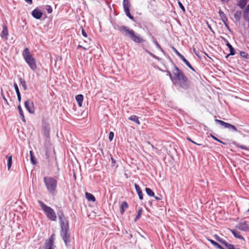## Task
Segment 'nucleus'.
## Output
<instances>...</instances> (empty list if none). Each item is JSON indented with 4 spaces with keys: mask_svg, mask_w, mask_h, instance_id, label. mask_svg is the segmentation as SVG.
I'll return each mask as SVG.
<instances>
[{
    "mask_svg": "<svg viewBox=\"0 0 249 249\" xmlns=\"http://www.w3.org/2000/svg\"><path fill=\"white\" fill-rule=\"evenodd\" d=\"M129 38L137 43H142L145 42V40L143 39L141 36L136 33L134 30L132 31Z\"/></svg>",
    "mask_w": 249,
    "mask_h": 249,
    "instance_id": "nucleus-10",
    "label": "nucleus"
},
{
    "mask_svg": "<svg viewBox=\"0 0 249 249\" xmlns=\"http://www.w3.org/2000/svg\"><path fill=\"white\" fill-rule=\"evenodd\" d=\"M25 107L28 111L31 113L33 114L35 113V107L33 102L30 100H27L24 103Z\"/></svg>",
    "mask_w": 249,
    "mask_h": 249,
    "instance_id": "nucleus-14",
    "label": "nucleus"
},
{
    "mask_svg": "<svg viewBox=\"0 0 249 249\" xmlns=\"http://www.w3.org/2000/svg\"><path fill=\"white\" fill-rule=\"evenodd\" d=\"M239 147L242 149L246 150H249V148L247 147L246 146L243 145H241L239 146Z\"/></svg>",
    "mask_w": 249,
    "mask_h": 249,
    "instance_id": "nucleus-52",
    "label": "nucleus"
},
{
    "mask_svg": "<svg viewBox=\"0 0 249 249\" xmlns=\"http://www.w3.org/2000/svg\"><path fill=\"white\" fill-rule=\"evenodd\" d=\"M6 158L7 159V168L9 170L11 167L12 164V156H6Z\"/></svg>",
    "mask_w": 249,
    "mask_h": 249,
    "instance_id": "nucleus-28",
    "label": "nucleus"
},
{
    "mask_svg": "<svg viewBox=\"0 0 249 249\" xmlns=\"http://www.w3.org/2000/svg\"><path fill=\"white\" fill-rule=\"evenodd\" d=\"M42 127L44 135L47 138L49 137L50 128L49 124L46 122H43Z\"/></svg>",
    "mask_w": 249,
    "mask_h": 249,
    "instance_id": "nucleus-15",
    "label": "nucleus"
},
{
    "mask_svg": "<svg viewBox=\"0 0 249 249\" xmlns=\"http://www.w3.org/2000/svg\"><path fill=\"white\" fill-rule=\"evenodd\" d=\"M44 249H54L53 245L45 243Z\"/></svg>",
    "mask_w": 249,
    "mask_h": 249,
    "instance_id": "nucleus-39",
    "label": "nucleus"
},
{
    "mask_svg": "<svg viewBox=\"0 0 249 249\" xmlns=\"http://www.w3.org/2000/svg\"><path fill=\"white\" fill-rule=\"evenodd\" d=\"M249 12V6H247L246 8L245 9V10H244V13H243V17L245 20H247L249 19V18H248Z\"/></svg>",
    "mask_w": 249,
    "mask_h": 249,
    "instance_id": "nucleus-33",
    "label": "nucleus"
},
{
    "mask_svg": "<svg viewBox=\"0 0 249 249\" xmlns=\"http://www.w3.org/2000/svg\"><path fill=\"white\" fill-rule=\"evenodd\" d=\"M174 69L172 71V83H176L178 79L184 75V73L176 65L173 64Z\"/></svg>",
    "mask_w": 249,
    "mask_h": 249,
    "instance_id": "nucleus-7",
    "label": "nucleus"
},
{
    "mask_svg": "<svg viewBox=\"0 0 249 249\" xmlns=\"http://www.w3.org/2000/svg\"><path fill=\"white\" fill-rule=\"evenodd\" d=\"M248 0H240L237 5L241 8L244 9L247 3Z\"/></svg>",
    "mask_w": 249,
    "mask_h": 249,
    "instance_id": "nucleus-31",
    "label": "nucleus"
},
{
    "mask_svg": "<svg viewBox=\"0 0 249 249\" xmlns=\"http://www.w3.org/2000/svg\"><path fill=\"white\" fill-rule=\"evenodd\" d=\"M145 190L147 195L150 196H154V192L150 188H145Z\"/></svg>",
    "mask_w": 249,
    "mask_h": 249,
    "instance_id": "nucleus-34",
    "label": "nucleus"
},
{
    "mask_svg": "<svg viewBox=\"0 0 249 249\" xmlns=\"http://www.w3.org/2000/svg\"><path fill=\"white\" fill-rule=\"evenodd\" d=\"M8 36V31L7 27L6 25H3L2 26V31L1 33V36L2 38H5L7 39Z\"/></svg>",
    "mask_w": 249,
    "mask_h": 249,
    "instance_id": "nucleus-21",
    "label": "nucleus"
},
{
    "mask_svg": "<svg viewBox=\"0 0 249 249\" xmlns=\"http://www.w3.org/2000/svg\"><path fill=\"white\" fill-rule=\"evenodd\" d=\"M32 16L36 19H40L43 15L42 11L38 8H36L32 12Z\"/></svg>",
    "mask_w": 249,
    "mask_h": 249,
    "instance_id": "nucleus-16",
    "label": "nucleus"
},
{
    "mask_svg": "<svg viewBox=\"0 0 249 249\" xmlns=\"http://www.w3.org/2000/svg\"><path fill=\"white\" fill-rule=\"evenodd\" d=\"M17 97H18V101L19 102H20V101H21V94H20V93H18V94H17Z\"/></svg>",
    "mask_w": 249,
    "mask_h": 249,
    "instance_id": "nucleus-57",
    "label": "nucleus"
},
{
    "mask_svg": "<svg viewBox=\"0 0 249 249\" xmlns=\"http://www.w3.org/2000/svg\"><path fill=\"white\" fill-rule=\"evenodd\" d=\"M175 85H178V87L184 90H187L191 88V83L188 78L185 75L178 79L176 83H173Z\"/></svg>",
    "mask_w": 249,
    "mask_h": 249,
    "instance_id": "nucleus-5",
    "label": "nucleus"
},
{
    "mask_svg": "<svg viewBox=\"0 0 249 249\" xmlns=\"http://www.w3.org/2000/svg\"><path fill=\"white\" fill-rule=\"evenodd\" d=\"M154 197H155V198L156 200H160V199H161V196H154Z\"/></svg>",
    "mask_w": 249,
    "mask_h": 249,
    "instance_id": "nucleus-61",
    "label": "nucleus"
},
{
    "mask_svg": "<svg viewBox=\"0 0 249 249\" xmlns=\"http://www.w3.org/2000/svg\"><path fill=\"white\" fill-rule=\"evenodd\" d=\"M22 54L25 61L30 68L32 71H35L37 68L36 61L33 55L30 53L29 49L28 48H25L22 52Z\"/></svg>",
    "mask_w": 249,
    "mask_h": 249,
    "instance_id": "nucleus-2",
    "label": "nucleus"
},
{
    "mask_svg": "<svg viewBox=\"0 0 249 249\" xmlns=\"http://www.w3.org/2000/svg\"><path fill=\"white\" fill-rule=\"evenodd\" d=\"M45 9L48 14H51L53 12L52 7L50 5H47Z\"/></svg>",
    "mask_w": 249,
    "mask_h": 249,
    "instance_id": "nucleus-40",
    "label": "nucleus"
},
{
    "mask_svg": "<svg viewBox=\"0 0 249 249\" xmlns=\"http://www.w3.org/2000/svg\"><path fill=\"white\" fill-rule=\"evenodd\" d=\"M223 39L224 40V41L226 42V44L227 43V42H229L227 39L225 38L224 37H223Z\"/></svg>",
    "mask_w": 249,
    "mask_h": 249,
    "instance_id": "nucleus-64",
    "label": "nucleus"
},
{
    "mask_svg": "<svg viewBox=\"0 0 249 249\" xmlns=\"http://www.w3.org/2000/svg\"><path fill=\"white\" fill-rule=\"evenodd\" d=\"M219 14L221 20L223 21L225 26L228 28V20L225 14L221 10H220L219 11Z\"/></svg>",
    "mask_w": 249,
    "mask_h": 249,
    "instance_id": "nucleus-17",
    "label": "nucleus"
},
{
    "mask_svg": "<svg viewBox=\"0 0 249 249\" xmlns=\"http://www.w3.org/2000/svg\"><path fill=\"white\" fill-rule=\"evenodd\" d=\"M214 237L215 238V239L218 242L219 241V239H220V237L217 234H215L214 235Z\"/></svg>",
    "mask_w": 249,
    "mask_h": 249,
    "instance_id": "nucleus-56",
    "label": "nucleus"
},
{
    "mask_svg": "<svg viewBox=\"0 0 249 249\" xmlns=\"http://www.w3.org/2000/svg\"><path fill=\"white\" fill-rule=\"evenodd\" d=\"M235 228L243 231H249V226L245 221L239 223L236 225Z\"/></svg>",
    "mask_w": 249,
    "mask_h": 249,
    "instance_id": "nucleus-13",
    "label": "nucleus"
},
{
    "mask_svg": "<svg viewBox=\"0 0 249 249\" xmlns=\"http://www.w3.org/2000/svg\"><path fill=\"white\" fill-rule=\"evenodd\" d=\"M148 143L149 144H150V145H151V147H152V148H153V149H154V148H155V149H156V148L154 146V145H153L152 144H151L150 143V142H148Z\"/></svg>",
    "mask_w": 249,
    "mask_h": 249,
    "instance_id": "nucleus-63",
    "label": "nucleus"
},
{
    "mask_svg": "<svg viewBox=\"0 0 249 249\" xmlns=\"http://www.w3.org/2000/svg\"><path fill=\"white\" fill-rule=\"evenodd\" d=\"M178 4L180 8L182 10V11L185 13V9L182 4V3L180 1H178Z\"/></svg>",
    "mask_w": 249,
    "mask_h": 249,
    "instance_id": "nucleus-44",
    "label": "nucleus"
},
{
    "mask_svg": "<svg viewBox=\"0 0 249 249\" xmlns=\"http://www.w3.org/2000/svg\"><path fill=\"white\" fill-rule=\"evenodd\" d=\"M227 249H240L239 248H235L234 246L231 244H228L226 247Z\"/></svg>",
    "mask_w": 249,
    "mask_h": 249,
    "instance_id": "nucleus-43",
    "label": "nucleus"
},
{
    "mask_svg": "<svg viewBox=\"0 0 249 249\" xmlns=\"http://www.w3.org/2000/svg\"><path fill=\"white\" fill-rule=\"evenodd\" d=\"M215 122L223 126L225 128H228L232 131L237 132V128L234 125L225 122L218 119H215Z\"/></svg>",
    "mask_w": 249,
    "mask_h": 249,
    "instance_id": "nucleus-9",
    "label": "nucleus"
},
{
    "mask_svg": "<svg viewBox=\"0 0 249 249\" xmlns=\"http://www.w3.org/2000/svg\"><path fill=\"white\" fill-rule=\"evenodd\" d=\"M230 231L235 238L237 239H242L243 241H245L244 238L242 235H240V233L239 231L235 230H230Z\"/></svg>",
    "mask_w": 249,
    "mask_h": 249,
    "instance_id": "nucleus-19",
    "label": "nucleus"
},
{
    "mask_svg": "<svg viewBox=\"0 0 249 249\" xmlns=\"http://www.w3.org/2000/svg\"><path fill=\"white\" fill-rule=\"evenodd\" d=\"M193 52L195 53L196 55L197 56H198V52L196 50L195 48H193Z\"/></svg>",
    "mask_w": 249,
    "mask_h": 249,
    "instance_id": "nucleus-58",
    "label": "nucleus"
},
{
    "mask_svg": "<svg viewBox=\"0 0 249 249\" xmlns=\"http://www.w3.org/2000/svg\"><path fill=\"white\" fill-rule=\"evenodd\" d=\"M128 238L129 239H130L132 237V234H129L128 236H127Z\"/></svg>",
    "mask_w": 249,
    "mask_h": 249,
    "instance_id": "nucleus-62",
    "label": "nucleus"
},
{
    "mask_svg": "<svg viewBox=\"0 0 249 249\" xmlns=\"http://www.w3.org/2000/svg\"><path fill=\"white\" fill-rule=\"evenodd\" d=\"M172 49L176 54L179 57L185 64L186 63L188 62V61L184 57V56L182 55L174 47H173Z\"/></svg>",
    "mask_w": 249,
    "mask_h": 249,
    "instance_id": "nucleus-18",
    "label": "nucleus"
},
{
    "mask_svg": "<svg viewBox=\"0 0 249 249\" xmlns=\"http://www.w3.org/2000/svg\"><path fill=\"white\" fill-rule=\"evenodd\" d=\"M86 197L89 201H91L92 202H95L96 201V199L95 196L91 194L86 192L85 194Z\"/></svg>",
    "mask_w": 249,
    "mask_h": 249,
    "instance_id": "nucleus-24",
    "label": "nucleus"
},
{
    "mask_svg": "<svg viewBox=\"0 0 249 249\" xmlns=\"http://www.w3.org/2000/svg\"><path fill=\"white\" fill-rule=\"evenodd\" d=\"M38 203L39 204L42 211L46 217L51 221H55L56 220V214L51 207L47 206L44 202L41 200H38Z\"/></svg>",
    "mask_w": 249,
    "mask_h": 249,
    "instance_id": "nucleus-3",
    "label": "nucleus"
},
{
    "mask_svg": "<svg viewBox=\"0 0 249 249\" xmlns=\"http://www.w3.org/2000/svg\"><path fill=\"white\" fill-rule=\"evenodd\" d=\"M218 242L221 243L222 245H224L225 247H226L227 245L228 244V242H227L225 240L221 238H220V239H219V241Z\"/></svg>",
    "mask_w": 249,
    "mask_h": 249,
    "instance_id": "nucleus-48",
    "label": "nucleus"
},
{
    "mask_svg": "<svg viewBox=\"0 0 249 249\" xmlns=\"http://www.w3.org/2000/svg\"><path fill=\"white\" fill-rule=\"evenodd\" d=\"M226 46L229 48L230 50V54H231V55H234L236 52L232 45L229 42H227V43H226Z\"/></svg>",
    "mask_w": 249,
    "mask_h": 249,
    "instance_id": "nucleus-29",
    "label": "nucleus"
},
{
    "mask_svg": "<svg viewBox=\"0 0 249 249\" xmlns=\"http://www.w3.org/2000/svg\"><path fill=\"white\" fill-rule=\"evenodd\" d=\"M43 182L47 191L52 195L56 193L57 181L54 177L45 176L43 178Z\"/></svg>",
    "mask_w": 249,
    "mask_h": 249,
    "instance_id": "nucleus-1",
    "label": "nucleus"
},
{
    "mask_svg": "<svg viewBox=\"0 0 249 249\" xmlns=\"http://www.w3.org/2000/svg\"><path fill=\"white\" fill-rule=\"evenodd\" d=\"M14 88H15V91H16V92L17 94H18V93H20V91H19V89H18V85L17 84V83H15L14 84Z\"/></svg>",
    "mask_w": 249,
    "mask_h": 249,
    "instance_id": "nucleus-45",
    "label": "nucleus"
},
{
    "mask_svg": "<svg viewBox=\"0 0 249 249\" xmlns=\"http://www.w3.org/2000/svg\"><path fill=\"white\" fill-rule=\"evenodd\" d=\"M123 5L124 11L126 16L131 19L132 21H135L134 18L131 15L129 7L130 6V3L128 0H123Z\"/></svg>",
    "mask_w": 249,
    "mask_h": 249,
    "instance_id": "nucleus-8",
    "label": "nucleus"
},
{
    "mask_svg": "<svg viewBox=\"0 0 249 249\" xmlns=\"http://www.w3.org/2000/svg\"><path fill=\"white\" fill-rule=\"evenodd\" d=\"M114 134L113 132H110L108 136V139L110 141H112L114 138Z\"/></svg>",
    "mask_w": 249,
    "mask_h": 249,
    "instance_id": "nucleus-47",
    "label": "nucleus"
},
{
    "mask_svg": "<svg viewBox=\"0 0 249 249\" xmlns=\"http://www.w3.org/2000/svg\"><path fill=\"white\" fill-rule=\"evenodd\" d=\"M186 65L192 71H196V70L193 68V67L191 66L190 63L188 62V63H186Z\"/></svg>",
    "mask_w": 249,
    "mask_h": 249,
    "instance_id": "nucleus-50",
    "label": "nucleus"
},
{
    "mask_svg": "<svg viewBox=\"0 0 249 249\" xmlns=\"http://www.w3.org/2000/svg\"><path fill=\"white\" fill-rule=\"evenodd\" d=\"M128 205L126 201H123L120 206V213L121 214H123L124 213L125 210L127 209Z\"/></svg>",
    "mask_w": 249,
    "mask_h": 249,
    "instance_id": "nucleus-20",
    "label": "nucleus"
},
{
    "mask_svg": "<svg viewBox=\"0 0 249 249\" xmlns=\"http://www.w3.org/2000/svg\"><path fill=\"white\" fill-rule=\"evenodd\" d=\"M147 52L153 58H155L156 59H159L158 57H157V56H156L155 55H154V54L151 53V52H150L149 51H147Z\"/></svg>",
    "mask_w": 249,
    "mask_h": 249,
    "instance_id": "nucleus-54",
    "label": "nucleus"
},
{
    "mask_svg": "<svg viewBox=\"0 0 249 249\" xmlns=\"http://www.w3.org/2000/svg\"><path fill=\"white\" fill-rule=\"evenodd\" d=\"M152 36V41L156 45L157 48L159 50H160V51H161L162 52H164L163 49H162V48L161 47L160 45L158 43V42L156 40V39L154 38V37L152 36Z\"/></svg>",
    "mask_w": 249,
    "mask_h": 249,
    "instance_id": "nucleus-32",
    "label": "nucleus"
},
{
    "mask_svg": "<svg viewBox=\"0 0 249 249\" xmlns=\"http://www.w3.org/2000/svg\"><path fill=\"white\" fill-rule=\"evenodd\" d=\"M20 83L21 85L23 87L24 90H26L27 89V87L26 86V83L25 81L22 79V78H19Z\"/></svg>",
    "mask_w": 249,
    "mask_h": 249,
    "instance_id": "nucleus-38",
    "label": "nucleus"
},
{
    "mask_svg": "<svg viewBox=\"0 0 249 249\" xmlns=\"http://www.w3.org/2000/svg\"><path fill=\"white\" fill-rule=\"evenodd\" d=\"M142 208H141L139 210L138 213L134 219L135 222L137 221V220L140 218V217H141V215H142Z\"/></svg>",
    "mask_w": 249,
    "mask_h": 249,
    "instance_id": "nucleus-35",
    "label": "nucleus"
},
{
    "mask_svg": "<svg viewBox=\"0 0 249 249\" xmlns=\"http://www.w3.org/2000/svg\"><path fill=\"white\" fill-rule=\"evenodd\" d=\"M128 119L130 121L135 122L138 124H141L139 119V117L136 115H131L129 117Z\"/></svg>",
    "mask_w": 249,
    "mask_h": 249,
    "instance_id": "nucleus-25",
    "label": "nucleus"
},
{
    "mask_svg": "<svg viewBox=\"0 0 249 249\" xmlns=\"http://www.w3.org/2000/svg\"><path fill=\"white\" fill-rule=\"evenodd\" d=\"M1 95L2 97V99L4 100V102H5V103L8 105V101L6 99V98H5L3 93V90L2 89H1Z\"/></svg>",
    "mask_w": 249,
    "mask_h": 249,
    "instance_id": "nucleus-46",
    "label": "nucleus"
},
{
    "mask_svg": "<svg viewBox=\"0 0 249 249\" xmlns=\"http://www.w3.org/2000/svg\"><path fill=\"white\" fill-rule=\"evenodd\" d=\"M18 110L20 116L21 117V120L23 122H26V120H25V117H24V115L23 111V110L22 109V108H21L20 105H18Z\"/></svg>",
    "mask_w": 249,
    "mask_h": 249,
    "instance_id": "nucleus-26",
    "label": "nucleus"
},
{
    "mask_svg": "<svg viewBox=\"0 0 249 249\" xmlns=\"http://www.w3.org/2000/svg\"><path fill=\"white\" fill-rule=\"evenodd\" d=\"M111 165H112V166H115V164L116 163L115 160L113 158L111 157Z\"/></svg>",
    "mask_w": 249,
    "mask_h": 249,
    "instance_id": "nucleus-55",
    "label": "nucleus"
},
{
    "mask_svg": "<svg viewBox=\"0 0 249 249\" xmlns=\"http://www.w3.org/2000/svg\"><path fill=\"white\" fill-rule=\"evenodd\" d=\"M26 2L28 3L29 4H32L33 2L32 0H24Z\"/></svg>",
    "mask_w": 249,
    "mask_h": 249,
    "instance_id": "nucleus-60",
    "label": "nucleus"
},
{
    "mask_svg": "<svg viewBox=\"0 0 249 249\" xmlns=\"http://www.w3.org/2000/svg\"><path fill=\"white\" fill-rule=\"evenodd\" d=\"M30 155L31 162L33 165L36 164L37 163L36 159L35 156L34 155V153L32 151H30Z\"/></svg>",
    "mask_w": 249,
    "mask_h": 249,
    "instance_id": "nucleus-27",
    "label": "nucleus"
},
{
    "mask_svg": "<svg viewBox=\"0 0 249 249\" xmlns=\"http://www.w3.org/2000/svg\"><path fill=\"white\" fill-rule=\"evenodd\" d=\"M54 234H52L50 237L49 239L46 241L45 243L50 244H52V245H53L54 244Z\"/></svg>",
    "mask_w": 249,
    "mask_h": 249,
    "instance_id": "nucleus-36",
    "label": "nucleus"
},
{
    "mask_svg": "<svg viewBox=\"0 0 249 249\" xmlns=\"http://www.w3.org/2000/svg\"><path fill=\"white\" fill-rule=\"evenodd\" d=\"M84 97L82 94H78L76 96L75 99L78 103V106L80 107H81L82 106L83 101Z\"/></svg>",
    "mask_w": 249,
    "mask_h": 249,
    "instance_id": "nucleus-23",
    "label": "nucleus"
},
{
    "mask_svg": "<svg viewBox=\"0 0 249 249\" xmlns=\"http://www.w3.org/2000/svg\"><path fill=\"white\" fill-rule=\"evenodd\" d=\"M211 136L213 140L216 141L217 142H220L223 144H226V143L223 142L222 141H221V140H220L219 139H218V138H217L216 137L213 135L212 134H211Z\"/></svg>",
    "mask_w": 249,
    "mask_h": 249,
    "instance_id": "nucleus-42",
    "label": "nucleus"
},
{
    "mask_svg": "<svg viewBox=\"0 0 249 249\" xmlns=\"http://www.w3.org/2000/svg\"><path fill=\"white\" fill-rule=\"evenodd\" d=\"M242 12L241 11H237L236 12L235 14H234V18L237 20H239L240 19L241 17Z\"/></svg>",
    "mask_w": 249,
    "mask_h": 249,
    "instance_id": "nucleus-37",
    "label": "nucleus"
},
{
    "mask_svg": "<svg viewBox=\"0 0 249 249\" xmlns=\"http://www.w3.org/2000/svg\"><path fill=\"white\" fill-rule=\"evenodd\" d=\"M175 85H178V87L184 90H187L191 88V83L188 78L185 75L178 79L176 83H173Z\"/></svg>",
    "mask_w": 249,
    "mask_h": 249,
    "instance_id": "nucleus-6",
    "label": "nucleus"
},
{
    "mask_svg": "<svg viewBox=\"0 0 249 249\" xmlns=\"http://www.w3.org/2000/svg\"><path fill=\"white\" fill-rule=\"evenodd\" d=\"M60 235L64 241L66 246L69 247L71 241V232L69 229V224H66L60 226Z\"/></svg>",
    "mask_w": 249,
    "mask_h": 249,
    "instance_id": "nucleus-4",
    "label": "nucleus"
},
{
    "mask_svg": "<svg viewBox=\"0 0 249 249\" xmlns=\"http://www.w3.org/2000/svg\"><path fill=\"white\" fill-rule=\"evenodd\" d=\"M118 30L121 32L125 36L129 38L131 34L132 29H130L127 26H118Z\"/></svg>",
    "mask_w": 249,
    "mask_h": 249,
    "instance_id": "nucleus-11",
    "label": "nucleus"
},
{
    "mask_svg": "<svg viewBox=\"0 0 249 249\" xmlns=\"http://www.w3.org/2000/svg\"><path fill=\"white\" fill-rule=\"evenodd\" d=\"M82 35L83 36L87 37V34L86 33V31L84 30V29L82 28Z\"/></svg>",
    "mask_w": 249,
    "mask_h": 249,
    "instance_id": "nucleus-53",
    "label": "nucleus"
},
{
    "mask_svg": "<svg viewBox=\"0 0 249 249\" xmlns=\"http://www.w3.org/2000/svg\"><path fill=\"white\" fill-rule=\"evenodd\" d=\"M134 186H135V188L137 192V194L139 196V198L141 200L142 199H143V194H142V191L141 190L139 186L137 184L135 183Z\"/></svg>",
    "mask_w": 249,
    "mask_h": 249,
    "instance_id": "nucleus-22",
    "label": "nucleus"
},
{
    "mask_svg": "<svg viewBox=\"0 0 249 249\" xmlns=\"http://www.w3.org/2000/svg\"><path fill=\"white\" fill-rule=\"evenodd\" d=\"M240 55L241 57L245 58H248V54L244 51H241L240 52Z\"/></svg>",
    "mask_w": 249,
    "mask_h": 249,
    "instance_id": "nucleus-41",
    "label": "nucleus"
},
{
    "mask_svg": "<svg viewBox=\"0 0 249 249\" xmlns=\"http://www.w3.org/2000/svg\"><path fill=\"white\" fill-rule=\"evenodd\" d=\"M187 140L188 141H189V142H192V143H194V144H197V145H201V144H198V143H197L196 142H195L194 141H193V140H192L190 138H189V137H187Z\"/></svg>",
    "mask_w": 249,
    "mask_h": 249,
    "instance_id": "nucleus-51",
    "label": "nucleus"
},
{
    "mask_svg": "<svg viewBox=\"0 0 249 249\" xmlns=\"http://www.w3.org/2000/svg\"><path fill=\"white\" fill-rule=\"evenodd\" d=\"M80 48H83V49H84L85 50H87V49L86 48L83 47L82 46H81L80 45H78V46H77V49H80Z\"/></svg>",
    "mask_w": 249,
    "mask_h": 249,
    "instance_id": "nucleus-59",
    "label": "nucleus"
},
{
    "mask_svg": "<svg viewBox=\"0 0 249 249\" xmlns=\"http://www.w3.org/2000/svg\"><path fill=\"white\" fill-rule=\"evenodd\" d=\"M166 75L169 76L171 81H172L173 75L171 74L170 71L168 70L166 71Z\"/></svg>",
    "mask_w": 249,
    "mask_h": 249,
    "instance_id": "nucleus-49",
    "label": "nucleus"
},
{
    "mask_svg": "<svg viewBox=\"0 0 249 249\" xmlns=\"http://www.w3.org/2000/svg\"><path fill=\"white\" fill-rule=\"evenodd\" d=\"M208 241L214 247L218 249H225L223 247H222L221 245H220L218 243L214 241V240L210 239H208Z\"/></svg>",
    "mask_w": 249,
    "mask_h": 249,
    "instance_id": "nucleus-30",
    "label": "nucleus"
},
{
    "mask_svg": "<svg viewBox=\"0 0 249 249\" xmlns=\"http://www.w3.org/2000/svg\"><path fill=\"white\" fill-rule=\"evenodd\" d=\"M57 215L59 217L60 225L62 226L63 225L68 224V221L66 219L64 213L62 209H59L57 212Z\"/></svg>",
    "mask_w": 249,
    "mask_h": 249,
    "instance_id": "nucleus-12",
    "label": "nucleus"
}]
</instances>
